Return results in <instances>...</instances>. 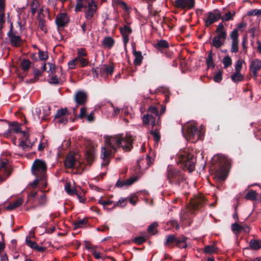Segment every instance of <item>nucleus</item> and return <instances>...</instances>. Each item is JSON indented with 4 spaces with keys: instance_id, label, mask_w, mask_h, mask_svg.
Returning <instances> with one entry per match:
<instances>
[{
    "instance_id": "1",
    "label": "nucleus",
    "mask_w": 261,
    "mask_h": 261,
    "mask_svg": "<svg viewBox=\"0 0 261 261\" xmlns=\"http://www.w3.org/2000/svg\"><path fill=\"white\" fill-rule=\"evenodd\" d=\"M134 137L130 134H126L125 137H123V135H118L111 137L106 140L110 149L102 147L101 159L104 162L101 164V166H107L110 163L109 159L114 156L117 151V148L122 147L126 151H130L133 148L132 143L134 141Z\"/></svg>"
},
{
    "instance_id": "2",
    "label": "nucleus",
    "mask_w": 261,
    "mask_h": 261,
    "mask_svg": "<svg viewBox=\"0 0 261 261\" xmlns=\"http://www.w3.org/2000/svg\"><path fill=\"white\" fill-rule=\"evenodd\" d=\"M166 177L169 184L181 190L187 186V179L184 172L173 168L172 165H168L167 167Z\"/></svg>"
},
{
    "instance_id": "3",
    "label": "nucleus",
    "mask_w": 261,
    "mask_h": 261,
    "mask_svg": "<svg viewBox=\"0 0 261 261\" xmlns=\"http://www.w3.org/2000/svg\"><path fill=\"white\" fill-rule=\"evenodd\" d=\"M177 163L180 164L181 167L188 170L190 172L195 170L196 158L187 150H184L178 154Z\"/></svg>"
},
{
    "instance_id": "4",
    "label": "nucleus",
    "mask_w": 261,
    "mask_h": 261,
    "mask_svg": "<svg viewBox=\"0 0 261 261\" xmlns=\"http://www.w3.org/2000/svg\"><path fill=\"white\" fill-rule=\"evenodd\" d=\"M182 133L185 138L193 143H195L199 139H202V133L198 128L192 124H188L182 127Z\"/></svg>"
},
{
    "instance_id": "5",
    "label": "nucleus",
    "mask_w": 261,
    "mask_h": 261,
    "mask_svg": "<svg viewBox=\"0 0 261 261\" xmlns=\"http://www.w3.org/2000/svg\"><path fill=\"white\" fill-rule=\"evenodd\" d=\"M182 133L185 138L193 143H195L199 139H202V133L198 128L192 124H188L182 127Z\"/></svg>"
},
{
    "instance_id": "6",
    "label": "nucleus",
    "mask_w": 261,
    "mask_h": 261,
    "mask_svg": "<svg viewBox=\"0 0 261 261\" xmlns=\"http://www.w3.org/2000/svg\"><path fill=\"white\" fill-rule=\"evenodd\" d=\"M219 164L220 168L216 172L215 178L217 180L224 181L227 177L230 162L226 158L222 156L219 159Z\"/></svg>"
},
{
    "instance_id": "7",
    "label": "nucleus",
    "mask_w": 261,
    "mask_h": 261,
    "mask_svg": "<svg viewBox=\"0 0 261 261\" xmlns=\"http://www.w3.org/2000/svg\"><path fill=\"white\" fill-rule=\"evenodd\" d=\"M47 166L45 162L39 159H36L32 167V172L36 177H40L42 179L46 176Z\"/></svg>"
},
{
    "instance_id": "8",
    "label": "nucleus",
    "mask_w": 261,
    "mask_h": 261,
    "mask_svg": "<svg viewBox=\"0 0 261 261\" xmlns=\"http://www.w3.org/2000/svg\"><path fill=\"white\" fill-rule=\"evenodd\" d=\"M187 239L188 238L184 236L177 237L174 234H170L167 236L165 245L169 246L170 244H175L179 248H185L187 246Z\"/></svg>"
},
{
    "instance_id": "9",
    "label": "nucleus",
    "mask_w": 261,
    "mask_h": 261,
    "mask_svg": "<svg viewBox=\"0 0 261 261\" xmlns=\"http://www.w3.org/2000/svg\"><path fill=\"white\" fill-rule=\"evenodd\" d=\"M207 200L204 196L200 195L191 199L189 203L191 214H194V211L201 210L206 204Z\"/></svg>"
},
{
    "instance_id": "10",
    "label": "nucleus",
    "mask_w": 261,
    "mask_h": 261,
    "mask_svg": "<svg viewBox=\"0 0 261 261\" xmlns=\"http://www.w3.org/2000/svg\"><path fill=\"white\" fill-rule=\"evenodd\" d=\"M37 195V191H32L28 196V201H29L33 205L30 209L35 210L38 206H44L46 203V196L44 194H42L38 199V203L35 204V198Z\"/></svg>"
},
{
    "instance_id": "11",
    "label": "nucleus",
    "mask_w": 261,
    "mask_h": 261,
    "mask_svg": "<svg viewBox=\"0 0 261 261\" xmlns=\"http://www.w3.org/2000/svg\"><path fill=\"white\" fill-rule=\"evenodd\" d=\"M69 22V18L65 13H58L55 19V23L57 25L58 31L60 32L64 28L66 27Z\"/></svg>"
},
{
    "instance_id": "12",
    "label": "nucleus",
    "mask_w": 261,
    "mask_h": 261,
    "mask_svg": "<svg viewBox=\"0 0 261 261\" xmlns=\"http://www.w3.org/2000/svg\"><path fill=\"white\" fill-rule=\"evenodd\" d=\"M86 1L88 6L85 10V17L87 20H90L96 11L97 6L94 0H86Z\"/></svg>"
},
{
    "instance_id": "13",
    "label": "nucleus",
    "mask_w": 261,
    "mask_h": 261,
    "mask_svg": "<svg viewBox=\"0 0 261 261\" xmlns=\"http://www.w3.org/2000/svg\"><path fill=\"white\" fill-rule=\"evenodd\" d=\"M226 38V34L223 32L214 36L212 39V42H210V43L212 46L216 48H219L224 44Z\"/></svg>"
},
{
    "instance_id": "14",
    "label": "nucleus",
    "mask_w": 261,
    "mask_h": 261,
    "mask_svg": "<svg viewBox=\"0 0 261 261\" xmlns=\"http://www.w3.org/2000/svg\"><path fill=\"white\" fill-rule=\"evenodd\" d=\"M87 94L83 91H77L74 95V100L77 106H84L87 102Z\"/></svg>"
},
{
    "instance_id": "15",
    "label": "nucleus",
    "mask_w": 261,
    "mask_h": 261,
    "mask_svg": "<svg viewBox=\"0 0 261 261\" xmlns=\"http://www.w3.org/2000/svg\"><path fill=\"white\" fill-rule=\"evenodd\" d=\"M250 71L252 73V76L256 79L257 76V72L261 69V61L258 59L253 60L250 64Z\"/></svg>"
},
{
    "instance_id": "16",
    "label": "nucleus",
    "mask_w": 261,
    "mask_h": 261,
    "mask_svg": "<svg viewBox=\"0 0 261 261\" xmlns=\"http://www.w3.org/2000/svg\"><path fill=\"white\" fill-rule=\"evenodd\" d=\"M138 179L137 176H132L126 180L119 179L115 185V187L117 188H122L124 186L128 187L133 184L135 181Z\"/></svg>"
},
{
    "instance_id": "17",
    "label": "nucleus",
    "mask_w": 261,
    "mask_h": 261,
    "mask_svg": "<svg viewBox=\"0 0 261 261\" xmlns=\"http://www.w3.org/2000/svg\"><path fill=\"white\" fill-rule=\"evenodd\" d=\"M142 120L144 125H149L150 123L152 129H153L154 127L157 125L156 123L155 117L151 115H149V114L144 115Z\"/></svg>"
},
{
    "instance_id": "18",
    "label": "nucleus",
    "mask_w": 261,
    "mask_h": 261,
    "mask_svg": "<svg viewBox=\"0 0 261 261\" xmlns=\"http://www.w3.org/2000/svg\"><path fill=\"white\" fill-rule=\"evenodd\" d=\"M114 66L113 64L107 65L105 64L100 66V75L103 76L104 74L111 75L114 72Z\"/></svg>"
},
{
    "instance_id": "19",
    "label": "nucleus",
    "mask_w": 261,
    "mask_h": 261,
    "mask_svg": "<svg viewBox=\"0 0 261 261\" xmlns=\"http://www.w3.org/2000/svg\"><path fill=\"white\" fill-rule=\"evenodd\" d=\"M9 38L10 43L11 45L15 47H19L21 44L22 39L21 37L16 35V33L8 35Z\"/></svg>"
},
{
    "instance_id": "20",
    "label": "nucleus",
    "mask_w": 261,
    "mask_h": 261,
    "mask_svg": "<svg viewBox=\"0 0 261 261\" xmlns=\"http://www.w3.org/2000/svg\"><path fill=\"white\" fill-rule=\"evenodd\" d=\"M85 158L89 163H92L95 158V149L94 146L87 147L85 154Z\"/></svg>"
},
{
    "instance_id": "21",
    "label": "nucleus",
    "mask_w": 261,
    "mask_h": 261,
    "mask_svg": "<svg viewBox=\"0 0 261 261\" xmlns=\"http://www.w3.org/2000/svg\"><path fill=\"white\" fill-rule=\"evenodd\" d=\"M191 214L187 212H184L181 214L180 216V221L185 226H189L192 222V220L190 218Z\"/></svg>"
},
{
    "instance_id": "22",
    "label": "nucleus",
    "mask_w": 261,
    "mask_h": 261,
    "mask_svg": "<svg viewBox=\"0 0 261 261\" xmlns=\"http://www.w3.org/2000/svg\"><path fill=\"white\" fill-rule=\"evenodd\" d=\"M75 158L74 155L68 154L67 155L64 162V165L66 168L71 169L75 167Z\"/></svg>"
},
{
    "instance_id": "23",
    "label": "nucleus",
    "mask_w": 261,
    "mask_h": 261,
    "mask_svg": "<svg viewBox=\"0 0 261 261\" xmlns=\"http://www.w3.org/2000/svg\"><path fill=\"white\" fill-rule=\"evenodd\" d=\"M0 172L1 174H3L5 178H7L11 175L12 170L7 167V163L3 161L0 164Z\"/></svg>"
},
{
    "instance_id": "24",
    "label": "nucleus",
    "mask_w": 261,
    "mask_h": 261,
    "mask_svg": "<svg viewBox=\"0 0 261 261\" xmlns=\"http://www.w3.org/2000/svg\"><path fill=\"white\" fill-rule=\"evenodd\" d=\"M153 46L163 53L164 51L162 49H168L169 47V44L167 41L162 39L158 41L156 44L153 45Z\"/></svg>"
},
{
    "instance_id": "25",
    "label": "nucleus",
    "mask_w": 261,
    "mask_h": 261,
    "mask_svg": "<svg viewBox=\"0 0 261 261\" xmlns=\"http://www.w3.org/2000/svg\"><path fill=\"white\" fill-rule=\"evenodd\" d=\"M207 18L204 19L205 22V25L206 27H209L211 24L215 22H217L216 17L215 15V13L213 12H208L207 13Z\"/></svg>"
},
{
    "instance_id": "26",
    "label": "nucleus",
    "mask_w": 261,
    "mask_h": 261,
    "mask_svg": "<svg viewBox=\"0 0 261 261\" xmlns=\"http://www.w3.org/2000/svg\"><path fill=\"white\" fill-rule=\"evenodd\" d=\"M133 55L135 57L134 63L135 66H140L142 63L143 57L142 53L140 51H136L134 47H133Z\"/></svg>"
},
{
    "instance_id": "27",
    "label": "nucleus",
    "mask_w": 261,
    "mask_h": 261,
    "mask_svg": "<svg viewBox=\"0 0 261 261\" xmlns=\"http://www.w3.org/2000/svg\"><path fill=\"white\" fill-rule=\"evenodd\" d=\"M23 202V199L22 198H18L15 201L9 203L5 208L8 211H12L20 206Z\"/></svg>"
},
{
    "instance_id": "28",
    "label": "nucleus",
    "mask_w": 261,
    "mask_h": 261,
    "mask_svg": "<svg viewBox=\"0 0 261 261\" xmlns=\"http://www.w3.org/2000/svg\"><path fill=\"white\" fill-rule=\"evenodd\" d=\"M115 44V40L111 37H106L102 40V44L105 47L111 49Z\"/></svg>"
},
{
    "instance_id": "29",
    "label": "nucleus",
    "mask_w": 261,
    "mask_h": 261,
    "mask_svg": "<svg viewBox=\"0 0 261 261\" xmlns=\"http://www.w3.org/2000/svg\"><path fill=\"white\" fill-rule=\"evenodd\" d=\"M187 2V0H175L174 6L177 8H180L183 10H190Z\"/></svg>"
},
{
    "instance_id": "30",
    "label": "nucleus",
    "mask_w": 261,
    "mask_h": 261,
    "mask_svg": "<svg viewBox=\"0 0 261 261\" xmlns=\"http://www.w3.org/2000/svg\"><path fill=\"white\" fill-rule=\"evenodd\" d=\"M69 115V111L66 108H62L57 110V113L55 116V118L60 119V118L66 117Z\"/></svg>"
},
{
    "instance_id": "31",
    "label": "nucleus",
    "mask_w": 261,
    "mask_h": 261,
    "mask_svg": "<svg viewBox=\"0 0 261 261\" xmlns=\"http://www.w3.org/2000/svg\"><path fill=\"white\" fill-rule=\"evenodd\" d=\"M88 223V220L86 218L83 219H79L74 222V229L79 228H83L86 226Z\"/></svg>"
},
{
    "instance_id": "32",
    "label": "nucleus",
    "mask_w": 261,
    "mask_h": 261,
    "mask_svg": "<svg viewBox=\"0 0 261 261\" xmlns=\"http://www.w3.org/2000/svg\"><path fill=\"white\" fill-rule=\"evenodd\" d=\"M76 107L75 108L73 109L74 112L76 115V118L73 119H71V121L73 122L75 121L76 118L83 119L87 116V108L86 107H82L80 110V113L78 116H76V109H77Z\"/></svg>"
},
{
    "instance_id": "33",
    "label": "nucleus",
    "mask_w": 261,
    "mask_h": 261,
    "mask_svg": "<svg viewBox=\"0 0 261 261\" xmlns=\"http://www.w3.org/2000/svg\"><path fill=\"white\" fill-rule=\"evenodd\" d=\"M32 62L28 59H23L20 63V67L23 72H28L31 68Z\"/></svg>"
},
{
    "instance_id": "34",
    "label": "nucleus",
    "mask_w": 261,
    "mask_h": 261,
    "mask_svg": "<svg viewBox=\"0 0 261 261\" xmlns=\"http://www.w3.org/2000/svg\"><path fill=\"white\" fill-rule=\"evenodd\" d=\"M76 4L75 7L74 11L76 12H80L82 10V8H85V9L87 8V6L85 4H87L86 0H76Z\"/></svg>"
},
{
    "instance_id": "35",
    "label": "nucleus",
    "mask_w": 261,
    "mask_h": 261,
    "mask_svg": "<svg viewBox=\"0 0 261 261\" xmlns=\"http://www.w3.org/2000/svg\"><path fill=\"white\" fill-rule=\"evenodd\" d=\"M214 55L212 50L208 52V57L206 60V64L208 68L212 67L214 68L215 66L213 59V56Z\"/></svg>"
},
{
    "instance_id": "36",
    "label": "nucleus",
    "mask_w": 261,
    "mask_h": 261,
    "mask_svg": "<svg viewBox=\"0 0 261 261\" xmlns=\"http://www.w3.org/2000/svg\"><path fill=\"white\" fill-rule=\"evenodd\" d=\"M257 193L255 191L251 190L245 195V199L249 200L255 201L257 199Z\"/></svg>"
},
{
    "instance_id": "37",
    "label": "nucleus",
    "mask_w": 261,
    "mask_h": 261,
    "mask_svg": "<svg viewBox=\"0 0 261 261\" xmlns=\"http://www.w3.org/2000/svg\"><path fill=\"white\" fill-rule=\"evenodd\" d=\"M159 128L156 127L154 129H152L149 133L153 136L155 142H158L160 140L161 136L159 132Z\"/></svg>"
},
{
    "instance_id": "38",
    "label": "nucleus",
    "mask_w": 261,
    "mask_h": 261,
    "mask_svg": "<svg viewBox=\"0 0 261 261\" xmlns=\"http://www.w3.org/2000/svg\"><path fill=\"white\" fill-rule=\"evenodd\" d=\"M120 32L121 33V35H129L132 33L133 30L129 26L127 25H124L123 27L120 28Z\"/></svg>"
},
{
    "instance_id": "39",
    "label": "nucleus",
    "mask_w": 261,
    "mask_h": 261,
    "mask_svg": "<svg viewBox=\"0 0 261 261\" xmlns=\"http://www.w3.org/2000/svg\"><path fill=\"white\" fill-rule=\"evenodd\" d=\"M242 228V225L239 224L237 222L231 224L232 231L236 234L240 233Z\"/></svg>"
},
{
    "instance_id": "40",
    "label": "nucleus",
    "mask_w": 261,
    "mask_h": 261,
    "mask_svg": "<svg viewBox=\"0 0 261 261\" xmlns=\"http://www.w3.org/2000/svg\"><path fill=\"white\" fill-rule=\"evenodd\" d=\"M231 79L233 82L238 83L243 80V76L240 72H235L231 75Z\"/></svg>"
},
{
    "instance_id": "41",
    "label": "nucleus",
    "mask_w": 261,
    "mask_h": 261,
    "mask_svg": "<svg viewBox=\"0 0 261 261\" xmlns=\"http://www.w3.org/2000/svg\"><path fill=\"white\" fill-rule=\"evenodd\" d=\"M38 19V27L45 33L47 32L46 21L43 18H39Z\"/></svg>"
},
{
    "instance_id": "42",
    "label": "nucleus",
    "mask_w": 261,
    "mask_h": 261,
    "mask_svg": "<svg viewBox=\"0 0 261 261\" xmlns=\"http://www.w3.org/2000/svg\"><path fill=\"white\" fill-rule=\"evenodd\" d=\"M9 126L12 129V132L15 133H19L21 132L20 124L17 122H12L10 123Z\"/></svg>"
},
{
    "instance_id": "43",
    "label": "nucleus",
    "mask_w": 261,
    "mask_h": 261,
    "mask_svg": "<svg viewBox=\"0 0 261 261\" xmlns=\"http://www.w3.org/2000/svg\"><path fill=\"white\" fill-rule=\"evenodd\" d=\"M148 238V237H147V235H146L145 236L137 237L134 239V243L138 245H141L143 243L146 242Z\"/></svg>"
},
{
    "instance_id": "44",
    "label": "nucleus",
    "mask_w": 261,
    "mask_h": 261,
    "mask_svg": "<svg viewBox=\"0 0 261 261\" xmlns=\"http://www.w3.org/2000/svg\"><path fill=\"white\" fill-rule=\"evenodd\" d=\"M249 246L254 250H258L261 247L258 241L251 240L249 243Z\"/></svg>"
},
{
    "instance_id": "45",
    "label": "nucleus",
    "mask_w": 261,
    "mask_h": 261,
    "mask_svg": "<svg viewBox=\"0 0 261 261\" xmlns=\"http://www.w3.org/2000/svg\"><path fill=\"white\" fill-rule=\"evenodd\" d=\"M147 114L149 115H151L153 116H159V111L158 109L154 106H150L147 111Z\"/></svg>"
},
{
    "instance_id": "46",
    "label": "nucleus",
    "mask_w": 261,
    "mask_h": 261,
    "mask_svg": "<svg viewBox=\"0 0 261 261\" xmlns=\"http://www.w3.org/2000/svg\"><path fill=\"white\" fill-rule=\"evenodd\" d=\"M39 6V4L37 1L33 0L32 1L31 5V10L33 15H34L36 13Z\"/></svg>"
},
{
    "instance_id": "47",
    "label": "nucleus",
    "mask_w": 261,
    "mask_h": 261,
    "mask_svg": "<svg viewBox=\"0 0 261 261\" xmlns=\"http://www.w3.org/2000/svg\"><path fill=\"white\" fill-rule=\"evenodd\" d=\"M222 63L224 65V68H227L228 67L230 66L232 64V60L231 58L228 55L225 56L223 59Z\"/></svg>"
},
{
    "instance_id": "48",
    "label": "nucleus",
    "mask_w": 261,
    "mask_h": 261,
    "mask_svg": "<svg viewBox=\"0 0 261 261\" xmlns=\"http://www.w3.org/2000/svg\"><path fill=\"white\" fill-rule=\"evenodd\" d=\"M230 37L232 39V41H239V33L237 29H234L230 34Z\"/></svg>"
},
{
    "instance_id": "49",
    "label": "nucleus",
    "mask_w": 261,
    "mask_h": 261,
    "mask_svg": "<svg viewBox=\"0 0 261 261\" xmlns=\"http://www.w3.org/2000/svg\"><path fill=\"white\" fill-rule=\"evenodd\" d=\"M26 244L31 248L32 249H35L36 248L38 244L35 242H32L29 236H27L25 238Z\"/></svg>"
},
{
    "instance_id": "50",
    "label": "nucleus",
    "mask_w": 261,
    "mask_h": 261,
    "mask_svg": "<svg viewBox=\"0 0 261 261\" xmlns=\"http://www.w3.org/2000/svg\"><path fill=\"white\" fill-rule=\"evenodd\" d=\"M96 248H97V246H93V250L92 252V255L97 259H104L105 257L103 256L102 254L101 253L97 252L96 250Z\"/></svg>"
},
{
    "instance_id": "51",
    "label": "nucleus",
    "mask_w": 261,
    "mask_h": 261,
    "mask_svg": "<svg viewBox=\"0 0 261 261\" xmlns=\"http://www.w3.org/2000/svg\"><path fill=\"white\" fill-rule=\"evenodd\" d=\"M158 224L156 222H153L151 224H150L147 229V231L149 233L151 234H154L156 232V228L158 227Z\"/></svg>"
},
{
    "instance_id": "52",
    "label": "nucleus",
    "mask_w": 261,
    "mask_h": 261,
    "mask_svg": "<svg viewBox=\"0 0 261 261\" xmlns=\"http://www.w3.org/2000/svg\"><path fill=\"white\" fill-rule=\"evenodd\" d=\"M235 12H233V13H231L230 11H229L223 17L222 21H228L230 20H232L234 16L235 15Z\"/></svg>"
},
{
    "instance_id": "53",
    "label": "nucleus",
    "mask_w": 261,
    "mask_h": 261,
    "mask_svg": "<svg viewBox=\"0 0 261 261\" xmlns=\"http://www.w3.org/2000/svg\"><path fill=\"white\" fill-rule=\"evenodd\" d=\"M65 191L70 195H74L75 193H76V190L75 189H71L70 184H66L65 186Z\"/></svg>"
},
{
    "instance_id": "54",
    "label": "nucleus",
    "mask_w": 261,
    "mask_h": 261,
    "mask_svg": "<svg viewBox=\"0 0 261 261\" xmlns=\"http://www.w3.org/2000/svg\"><path fill=\"white\" fill-rule=\"evenodd\" d=\"M216 251L217 248L214 245H207L204 247V252L206 253H213Z\"/></svg>"
},
{
    "instance_id": "55",
    "label": "nucleus",
    "mask_w": 261,
    "mask_h": 261,
    "mask_svg": "<svg viewBox=\"0 0 261 261\" xmlns=\"http://www.w3.org/2000/svg\"><path fill=\"white\" fill-rule=\"evenodd\" d=\"M77 56L76 57V59L82 58L83 57H86L87 56V53L86 51V49L84 48H81L77 49Z\"/></svg>"
},
{
    "instance_id": "56",
    "label": "nucleus",
    "mask_w": 261,
    "mask_h": 261,
    "mask_svg": "<svg viewBox=\"0 0 261 261\" xmlns=\"http://www.w3.org/2000/svg\"><path fill=\"white\" fill-rule=\"evenodd\" d=\"M38 56L41 61H45L48 58L47 53L42 51L40 49H39Z\"/></svg>"
},
{
    "instance_id": "57",
    "label": "nucleus",
    "mask_w": 261,
    "mask_h": 261,
    "mask_svg": "<svg viewBox=\"0 0 261 261\" xmlns=\"http://www.w3.org/2000/svg\"><path fill=\"white\" fill-rule=\"evenodd\" d=\"M239 41H232L231 46V52L237 53L239 51Z\"/></svg>"
},
{
    "instance_id": "58",
    "label": "nucleus",
    "mask_w": 261,
    "mask_h": 261,
    "mask_svg": "<svg viewBox=\"0 0 261 261\" xmlns=\"http://www.w3.org/2000/svg\"><path fill=\"white\" fill-rule=\"evenodd\" d=\"M222 70H220L219 72L215 73L214 76V80L216 83H220L222 79Z\"/></svg>"
},
{
    "instance_id": "59",
    "label": "nucleus",
    "mask_w": 261,
    "mask_h": 261,
    "mask_svg": "<svg viewBox=\"0 0 261 261\" xmlns=\"http://www.w3.org/2000/svg\"><path fill=\"white\" fill-rule=\"evenodd\" d=\"M224 27L223 23H220L216 29L215 33L218 34H220L221 33L224 32L226 34V37L227 36V33L225 30H224Z\"/></svg>"
},
{
    "instance_id": "60",
    "label": "nucleus",
    "mask_w": 261,
    "mask_h": 261,
    "mask_svg": "<svg viewBox=\"0 0 261 261\" xmlns=\"http://www.w3.org/2000/svg\"><path fill=\"white\" fill-rule=\"evenodd\" d=\"M116 4L120 5L125 12H127L129 9L126 3L121 0H117Z\"/></svg>"
},
{
    "instance_id": "61",
    "label": "nucleus",
    "mask_w": 261,
    "mask_h": 261,
    "mask_svg": "<svg viewBox=\"0 0 261 261\" xmlns=\"http://www.w3.org/2000/svg\"><path fill=\"white\" fill-rule=\"evenodd\" d=\"M33 73L34 77H35L37 80H39V77L42 75L43 71L38 68H34Z\"/></svg>"
},
{
    "instance_id": "62",
    "label": "nucleus",
    "mask_w": 261,
    "mask_h": 261,
    "mask_svg": "<svg viewBox=\"0 0 261 261\" xmlns=\"http://www.w3.org/2000/svg\"><path fill=\"white\" fill-rule=\"evenodd\" d=\"M127 202V200L126 198H121L120 199L117 203V204H114V205L113 207H115L116 205L118 206H125Z\"/></svg>"
},
{
    "instance_id": "63",
    "label": "nucleus",
    "mask_w": 261,
    "mask_h": 261,
    "mask_svg": "<svg viewBox=\"0 0 261 261\" xmlns=\"http://www.w3.org/2000/svg\"><path fill=\"white\" fill-rule=\"evenodd\" d=\"M248 15L250 16H259L261 15V10L254 9L248 12Z\"/></svg>"
},
{
    "instance_id": "64",
    "label": "nucleus",
    "mask_w": 261,
    "mask_h": 261,
    "mask_svg": "<svg viewBox=\"0 0 261 261\" xmlns=\"http://www.w3.org/2000/svg\"><path fill=\"white\" fill-rule=\"evenodd\" d=\"M243 61L239 60L237 61L235 65V72H240L242 68Z\"/></svg>"
}]
</instances>
